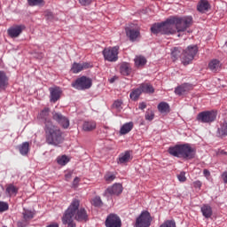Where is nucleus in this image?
I'll return each instance as SVG.
<instances>
[{"mask_svg":"<svg viewBox=\"0 0 227 227\" xmlns=\"http://www.w3.org/2000/svg\"><path fill=\"white\" fill-rule=\"evenodd\" d=\"M209 8L210 3H208L207 0H200L197 4V10L200 13H205L206 12H208Z\"/></svg>","mask_w":227,"mask_h":227,"instance_id":"nucleus-21","label":"nucleus"},{"mask_svg":"<svg viewBox=\"0 0 227 227\" xmlns=\"http://www.w3.org/2000/svg\"><path fill=\"white\" fill-rule=\"evenodd\" d=\"M91 67V64L88 62L83 63H74L72 66V72L73 74H79V72H82V70H86L87 68H90Z\"/></svg>","mask_w":227,"mask_h":227,"instance_id":"nucleus-18","label":"nucleus"},{"mask_svg":"<svg viewBox=\"0 0 227 227\" xmlns=\"http://www.w3.org/2000/svg\"><path fill=\"white\" fill-rule=\"evenodd\" d=\"M176 31L174 17H170L163 21V35H175Z\"/></svg>","mask_w":227,"mask_h":227,"instance_id":"nucleus-10","label":"nucleus"},{"mask_svg":"<svg viewBox=\"0 0 227 227\" xmlns=\"http://www.w3.org/2000/svg\"><path fill=\"white\" fill-rule=\"evenodd\" d=\"M44 17L47 19V20H53L54 13H52V12L47 10L44 12Z\"/></svg>","mask_w":227,"mask_h":227,"instance_id":"nucleus-43","label":"nucleus"},{"mask_svg":"<svg viewBox=\"0 0 227 227\" xmlns=\"http://www.w3.org/2000/svg\"><path fill=\"white\" fill-rule=\"evenodd\" d=\"M217 118V112L211 110V111H204L200 113L197 115L198 121H200V123H212L215 121V119Z\"/></svg>","mask_w":227,"mask_h":227,"instance_id":"nucleus-6","label":"nucleus"},{"mask_svg":"<svg viewBox=\"0 0 227 227\" xmlns=\"http://www.w3.org/2000/svg\"><path fill=\"white\" fill-rule=\"evenodd\" d=\"M160 227H176L175 220H167Z\"/></svg>","mask_w":227,"mask_h":227,"instance_id":"nucleus-40","label":"nucleus"},{"mask_svg":"<svg viewBox=\"0 0 227 227\" xmlns=\"http://www.w3.org/2000/svg\"><path fill=\"white\" fill-rule=\"evenodd\" d=\"M169 155L177 157V159H186L191 160L196 157V149L191 146L190 144H182L170 146L168 150Z\"/></svg>","mask_w":227,"mask_h":227,"instance_id":"nucleus-3","label":"nucleus"},{"mask_svg":"<svg viewBox=\"0 0 227 227\" xmlns=\"http://www.w3.org/2000/svg\"><path fill=\"white\" fill-rule=\"evenodd\" d=\"M79 182H81V179L76 176L73 181V187H74V189L79 185Z\"/></svg>","mask_w":227,"mask_h":227,"instance_id":"nucleus-50","label":"nucleus"},{"mask_svg":"<svg viewBox=\"0 0 227 227\" xmlns=\"http://www.w3.org/2000/svg\"><path fill=\"white\" fill-rule=\"evenodd\" d=\"M118 51H120L119 46L106 48L103 50V56L106 61L111 63L118 61Z\"/></svg>","mask_w":227,"mask_h":227,"instance_id":"nucleus-8","label":"nucleus"},{"mask_svg":"<svg viewBox=\"0 0 227 227\" xmlns=\"http://www.w3.org/2000/svg\"><path fill=\"white\" fill-rule=\"evenodd\" d=\"M44 132L46 143L48 145H51L52 146H59V145L65 141L61 129L51 122H47L46 126H44Z\"/></svg>","mask_w":227,"mask_h":227,"instance_id":"nucleus-4","label":"nucleus"},{"mask_svg":"<svg viewBox=\"0 0 227 227\" xmlns=\"http://www.w3.org/2000/svg\"><path fill=\"white\" fill-rule=\"evenodd\" d=\"M151 32L153 33V35H164L163 22L153 24L151 27Z\"/></svg>","mask_w":227,"mask_h":227,"instance_id":"nucleus-23","label":"nucleus"},{"mask_svg":"<svg viewBox=\"0 0 227 227\" xmlns=\"http://www.w3.org/2000/svg\"><path fill=\"white\" fill-rule=\"evenodd\" d=\"M91 79L86 77V76H82L78 79L75 80L74 82L72 83V87L75 88V90H90L91 88Z\"/></svg>","mask_w":227,"mask_h":227,"instance_id":"nucleus-9","label":"nucleus"},{"mask_svg":"<svg viewBox=\"0 0 227 227\" xmlns=\"http://www.w3.org/2000/svg\"><path fill=\"white\" fill-rule=\"evenodd\" d=\"M9 208H10V205H8V202L0 200V214H3L4 212H7Z\"/></svg>","mask_w":227,"mask_h":227,"instance_id":"nucleus-39","label":"nucleus"},{"mask_svg":"<svg viewBox=\"0 0 227 227\" xmlns=\"http://www.w3.org/2000/svg\"><path fill=\"white\" fill-rule=\"evenodd\" d=\"M46 227H59V224H58V223H51L50 225H48Z\"/></svg>","mask_w":227,"mask_h":227,"instance_id":"nucleus-56","label":"nucleus"},{"mask_svg":"<svg viewBox=\"0 0 227 227\" xmlns=\"http://www.w3.org/2000/svg\"><path fill=\"white\" fill-rule=\"evenodd\" d=\"M129 160H130V152L127 151L119 157L118 164H125V162H129Z\"/></svg>","mask_w":227,"mask_h":227,"instance_id":"nucleus-32","label":"nucleus"},{"mask_svg":"<svg viewBox=\"0 0 227 227\" xmlns=\"http://www.w3.org/2000/svg\"><path fill=\"white\" fill-rule=\"evenodd\" d=\"M29 225V222H27L26 220H21L17 223L18 227H27Z\"/></svg>","mask_w":227,"mask_h":227,"instance_id":"nucleus-46","label":"nucleus"},{"mask_svg":"<svg viewBox=\"0 0 227 227\" xmlns=\"http://www.w3.org/2000/svg\"><path fill=\"white\" fill-rule=\"evenodd\" d=\"M196 54H198L197 45H190L184 51L181 47H175L171 51L173 61H176L178 58H181V61L184 66L189 65L194 59Z\"/></svg>","mask_w":227,"mask_h":227,"instance_id":"nucleus-1","label":"nucleus"},{"mask_svg":"<svg viewBox=\"0 0 227 227\" xmlns=\"http://www.w3.org/2000/svg\"><path fill=\"white\" fill-rule=\"evenodd\" d=\"M82 129L85 132H91L97 129V122L93 121H87L83 122Z\"/></svg>","mask_w":227,"mask_h":227,"instance_id":"nucleus-25","label":"nucleus"},{"mask_svg":"<svg viewBox=\"0 0 227 227\" xmlns=\"http://www.w3.org/2000/svg\"><path fill=\"white\" fill-rule=\"evenodd\" d=\"M142 93L143 92L141 91L140 87L134 89L129 94V98H131V100L136 101L137 100V98H139V97H141Z\"/></svg>","mask_w":227,"mask_h":227,"instance_id":"nucleus-31","label":"nucleus"},{"mask_svg":"<svg viewBox=\"0 0 227 227\" xmlns=\"http://www.w3.org/2000/svg\"><path fill=\"white\" fill-rule=\"evenodd\" d=\"M201 185H202L201 181L193 182V187L195 189H201Z\"/></svg>","mask_w":227,"mask_h":227,"instance_id":"nucleus-51","label":"nucleus"},{"mask_svg":"<svg viewBox=\"0 0 227 227\" xmlns=\"http://www.w3.org/2000/svg\"><path fill=\"white\" fill-rule=\"evenodd\" d=\"M116 178V176L113 174H107L105 176V179L106 182H113V180H114Z\"/></svg>","mask_w":227,"mask_h":227,"instance_id":"nucleus-48","label":"nucleus"},{"mask_svg":"<svg viewBox=\"0 0 227 227\" xmlns=\"http://www.w3.org/2000/svg\"><path fill=\"white\" fill-rule=\"evenodd\" d=\"M81 202L79 200L74 199L63 215L67 214L71 215V221H77L78 223H87L90 220L88 211L84 207L79 208Z\"/></svg>","mask_w":227,"mask_h":227,"instance_id":"nucleus-2","label":"nucleus"},{"mask_svg":"<svg viewBox=\"0 0 227 227\" xmlns=\"http://www.w3.org/2000/svg\"><path fill=\"white\" fill-rule=\"evenodd\" d=\"M92 205L94 207H102V205H104V203L102 202V199H100V197H95L92 201H91Z\"/></svg>","mask_w":227,"mask_h":227,"instance_id":"nucleus-41","label":"nucleus"},{"mask_svg":"<svg viewBox=\"0 0 227 227\" xmlns=\"http://www.w3.org/2000/svg\"><path fill=\"white\" fill-rule=\"evenodd\" d=\"M106 227H121V219L116 214H110L105 221Z\"/></svg>","mask_w":227,"mask_h":227,"instance_id":"nucleus-12","label":"nucleus"},{"mask_svg":"<svg viewBox=\"0 0 227 227\" xmlns=\"http://www.w3.org/2000/svg\"><path fill=\"white\" fill-rule=\"evenodd\" d=\"M138 109H141L142 111H143V109H146V103H145V102L139 103Z\"/></svg>","mask_w":227,"mask_h":227,"instance_id":"nucleus-53","label":"nucleus"},{"mask_svg":"<svg viewBox=\"0 0 227 227\" xmlns=\"http://www.w3.org/2000/svg\"><path fill=\"white\" fill-rule=\"evenodd\" d=\"M8 86V76L4 71H0V90Z\"/></svg>","mask_w":227,"mask_h":227,"instance_id":"nucleus-28","label":"nucleus"},{"mask_svg":"<svg viewBox=\"0 0 227 227\" xmlns=\"http://www.w3.org/2000/svg\"><path fill=\"white\" fill-rule=\"evenodd\" d=\"M153 118H155V114L152 111H147L145 113V120H147L148 121H152Z\"/></svg>","mask_w":227,"mask_h":227,"instance_id":"nucleus-44","label":"nucleus"},{"mask_svg":"<svg viewBox=\"0 0 227 227\" xmlns=\"http://www.w3.org/2000/svg\"><path fill=\"white\" fill-rule=\"evenodd\" d=\"M126 36L129 38L130 42H136L137 37L139 36L140 33L137 28H132V27H127L125 28Z\"/></svg>","mask_w":227,"mask_h":227,"instance_id":"nucleus-17","label":"nucleus"},{"mask_svg":"<svg viewBox=\"0 0 227 227\" xmlns=\"http://www.w3.org/2000/svg\"><path fill=\"white\" fill-rule=\"evenodd\" d=\"M152 224V215L148 211H143L137 218L135 227H150Z\"/></svg>","mask_w":227,"mask_h":227,"instance_id":"nucleus-7","label":"nucleus"},{"mask_svg":"<svg viewBox=\"0 0 227 227\" xmlns=\"http://www.w3.org/2000/svg\"><path fill=\"white\" fill-rule=\"evenodd\" d=\"M192 90V84L191 83H184L175 89L176 95H178L179 97L182 95H185L186 93H189Z\"/></svg>","mask_w":227,"mask_h":227,"instance_id":"nucleus-16","label":"nucleus"},{"mask_svg":"<svg viewBox=\"0 0 227 227\" xmlns=\"http://www.w3.org/2000/svg\"><path fill=\"white\" fill-rule=\"evenodd\" d=\"M200 210L202 212V215H204L206 219H210V217H212V207H210L209 205H203Z\"/></svg>","mask_w":227,"mask_h":227,"instance_id":"nucleus-27","label":"nucleus"},{"mask_svg":"<svg viewBox=\"0 0 227 227\" xmlns=\"http://www.w3.org/2000/svg\"><path fill=\"white\" fill-rule=\"evenodd\" d=\"M25 29L26 26L16 25L8 28L7 35L10 36V38H19V36H20L22 34V31Z\"/></svg>","mask_w":227,"mask_h":227,"instance_id":"nucleus-13","label":"nucleus"},{"mask_svg":"<svg viewBox=\"0 0 227 227\" xmlns=\"http://www.w3.org/2000/svg\"><path fill=\"white\" fill-rule=\"evenodd\" d=\"M123 192V186H121V184H114L113 186L108 187L106 192V196H119V194H121Z\"/></svg>","mask_w":227,"mask_h":227,"instance_id":"nucleus-14","label":"nucleus"},{"mask_svg":"<svg viewBox=\"0 0 227 227\" xmlns=\"http://www.w3.org/2000/svg\"><path fill=\"white\" fill-rule=\"evenodd\" d=\"M22 214H23L22 220L26 221L27 223H29V221H31V219H33L35 217V214L30 210L24 209Z\"/></svg>","mask_w":227,"mask_h":227,"instance_id":"nucleus-34","label":"nucleus"},{"mask_svg":"<svg viewBox=\"0 0 227 227\" xmlns=\"http://www.w3.org/2000/svg\"><path fill=\"white\" fill-rule=\"evenodd\" d=\"M57 162L59 166H65L68 162V157L67 155H62L61 157L57 158Z\"/></svg>","mask_w":227,"mask_h":227,"instance_id":"nucleus-38","label":"nucleus"},{"mask_svg":"<svg viewBox=\"0 0 227 227\" xmlns=\"http://www.w3.org/2000/svg\"><path fill=\"white\" fill-rule=\"evenodd\" d=\"M50 91V102H52L53 104H56L59 98H61V94L63 93V90H61V88L59 87H51L49 89Z\"/></svg>","mask_w":227,"mask_h":227,"instance_id":"nucleus-15","label":"nucleus"},{"mask_svg":"<svg viewBox=\"0 0 227 227\" xmlns=\"http://www.w3.org/2000/svg\"><path fill=\"white\" fill-rule=\"evenodd\" d=\"M134 61L136 67H145V65H146V58L143 56L136 57Z\"/></svg>","mask_w":227,"mask_h":227,"instance_id":"nucleus-36","label":"nucleus"},{"mask_svg":"<svg viewBox=\"0 0 227 227\" xmlns=\"http://www.w3.org/2000/svg\"><path fill=\"white\" fill-rule=\"evenodd\" d=\"M208 67L211 72H219V70H221V61L218 59H213L209 62Z\"/></svg>","mask_w":227,"mask_h":227,"instance_id":"nucleus-26","label":"nucleus"},{"mask_svg":"<svg viewBox=\"0 0 227 227\" xmlns=\"http://www.w3.org/2000/svg\"><path fill=\"white\" fill-rule=\"evenodd\" d=\"M203 175L206 176V178H208L210 176V171L207 168L203 170Z\"/></svg>","mask_w":227,"mask_h":227,"instance_id":"nucleus-54","label":"nucleus"},{"mask_svg":"<svg viewBox=\"0 0 227 227\" xmlns=\"http://www.w3.org/2000/svg\"><path fill=\"white\" fill-rule=\"evenodd\" d=\"M52 118L62 129H68L70 127V120L65 115H62L59 112H53Z\"/></svg>","mask_w":227,"mask_h":227,"instance_id":"nucleus-11","label":"nucleus"},{"mask_svg":"<svg viewBox=\"0 0 227 227\" xmlns=\"http://www.w3.org/2000/svg\"><path fill=\"white\" fill-rule=\"evenodd\" d=\"M222 178H223L224 184H227V171H226V172H223V173L222 174Z\"/></svg>","mask_w":227,"mask_h":227,"instance_id":"nucleus-55","label":"nucleus"},{"mask_svg":"<svg viewBox=\"0 0 227 227\" xmlns=\"http://www.w3.org/2000/svg\"><path fill=\"white\" fill-rule=\"evenodd\" d=\"M62 223L67 227H77V224L72 220V215L67 214L62 215Z\"/></svg>","mask_w":227,"mask_h":227,"instance_id":"nucleus-22","label":"nucleus"},{"mask_svg":"<svg viewBox=\"0 0 227 227\" xmlns=\"http://www.w3.org/2000/svg\"><path fill=\"white\" fill-rule=\"evenodd\" d=\"M20 153L22 155H27L29 153V142H24L19 145Z\"/></svg>","mask_w":227,"mask_h":227,"instance_id":"nucleus-30","label":"nucleus"},{"mask_svg":"<svg viewBox=\"0 0 227 227\" xmlns=\"http://www.w3.org/2000/svg\"><path fill=\"white\" fill-rule=\"evenodd\" d=\"M72 172H68L67 174L65 175V178L67 180V182H69L72 179Z\"/></svg>","mask_w":227,"mask_h":227,"instance_id":"nucleus-52","label":"nucleus"},{"mask_svg":"<svg viewBox=\"0 0 227 227\" xmlns=\"http://www.w3.org/2000/svg\"><path fill=\"white\" fill-rule=\"evenodd\" d=\"M179 182H185L187 177H185V172H181L180 175L177 176Z\"/></svg>","mask_w":227,"mask_h":227,"instance_id":"nucleus-49","label":"nucleus"},{"mask_svg":"<svg viewBox=\"0 0 227 227\" xmlns=\"http://www.w3.org/2000/svg\"><path fill=\"white\" fill-rule=\"evenodd\" d=\"M120 72H121V75H125V76L131 74L132 67H130V64H129L127 62H123L122 64H121Z\"/></svg>","mask_w":227,"mask_h":227,"instance_id":"nucleus-24","label":"nucleus"},{"mask_svg":"<svg viewBox=\"0 0 227 227\" xmlns=\"http://www.w3.org/2000/svg\"><path fill=\"white\" fill-rule=\"evenodd\" d=\"M217 133L221 137H224V136H227V122L224 121L221 124L220 128L217 129Z\"/></svg>","mask_w":227,"mask_h":227,"instance_id":"nucleus-33","label":"nucleus"},{"mask_svg":"<svg viewBox=\"0 0 227 227\" xmlns=\"http://www.w3.org/2000/svg\"><path fill=\"white\" fill-rule=\"evenodd\" d=\"M174 22L176 24L177 33H184L187 27H191L192 25V18L191 16H184L182 18L174 17Z\"/></svg>","mask_w":227,"mask_h":227,"instance_id":"nucleus-5","label":"nucleus"},{"mask_svg":"<svg viewBox=\"0 0 227 227\" xmlns=\"http://www.w3.org/2000/svg\"><path fill=\"white\" fill-rule=\"evenodd\" d=\"M110 82L111 83L114 82V78L110 79Z\"/></svg>","mask_w":227,"mask_h":227,"instance_id":"nucleus-57","label":"nucleus"},{"mask_svg":"<svg viewBox=\"0 0 227 227\" xmlns=\"http://www.w3.org/2000/svg\"><path fill=\"white\" fill-rule=\"evenodd\" d=\"M40 58H43V55H40Z\"/></svg>","mask_w":227,"mask_h":227,"instance_id":"nucleus-58","label":"nucleus"},{"mask_svg":"<svg viewBox=\"0 0 227 227\" xmlns=\"http://www.w3.org/2000/svg\"><path fill=\"white\" fill-rule=\"evenodd\" d=\"M51 114V109L46 107L42 110V112L38 114L37 118L42 120L44 123V127H47V123H52V121L49 119V114Z\"/></svg>","mask_w":227,"mask_h":227,"instance_id":"nucleus-19","label":"nucleus"},{"mask_svg":"<svg viewBox=\"0 0 227 227\" xmlns=\"http://www.w3.org/2000/svg\"><path fill=\"white\" fill-rule=\"evenodd\" d=\"M29 6H38L43 3V0H27Z\"/></svg>","mask_w":227,"mask_h":227,"instance_id":"nucleus-42","label":"nucleus"},{"mask_svg":"<svg viewBox=\"0 0 227 227\" xmlns=\"http://www.w3.org/2000/svg\"><path fill=\"white\" fill-rule=\"evenodd\" d=\"M121 104L122 103L120 100L114 101L113 105L114 109H116L117 111H121Z\"/></svg>","mask_w":227,"mask_h":227,"instance_id":"nucleus-45","label":"nucleus"},{"mask_svg":"<svg viewBox=\"0 0 227 227\" xmlns=\"http://www.w3.org/2000/svg\"><path fill=\"white\" fill-rule=\"evenodd\" d=\"M158 110L161 114L169 113V104H168L166 102H160L158 105Z\"/></svg>","mask_w":227,"mask_h":227,"instance_id":"nucleus-35","label":"nucleus"},{"mask_svg":"<svg viewBox=\"0 0 227 227\" xmlns=\"http://www.w3.org/2000/svg\"><path fill=\"white\" fill-rule=\"evenodd\" d=\"M80 4H82V6H90V4L91 3H93V0H78Z\"/></svg>","mask_w":227,"mask_h":227,"instance_id":"nucleus-47","label":"nucleus"},{"mask_svg":"<svg viewBox=\"0 0 227 227\" xmlns=\"http://www.w3.org/2000/svg\"><path fill=\"white\" fill-rule=\"evenodd\" d=\"M5 192L9 194V196H13V194H17L19 192V190L15 185L13 184H9L5 190Z\"/></svg>","mask_w":227,"mask_h":227,"instance_id":"nucleus-37","label":"nucleus"},{"mask_svg":"<svg viewBox=\"0 0 227 227\" xmlns=\"http://www.w3.org/2000/svg\"><path fill=\"white\" fill-rule=\"evenodd\" d=\"M132 129H134V122H128L121 126L120 132L123 136L129 134Z\"/></svg>","mask_w":227,"mask_h":227,"instance_id":"nucleus-29","label":"nucleus"},{"mask_svg":"<svg viewBox=\"0 0 227 227\" xmlns=\"http://www.w3.org/2000/svg\"><path fill=\"white\" fill-rule=\"evenodd\" d=\"M139 88L142 93H146L147 95H152L153 93H155V89L153 88V85L150 83H142L139 85Z\"/></svg>","mask_w":227,"mask_h":227,"instance_id":"nucleus-20","label":"nucleus"}]
</instances>
